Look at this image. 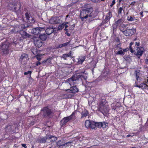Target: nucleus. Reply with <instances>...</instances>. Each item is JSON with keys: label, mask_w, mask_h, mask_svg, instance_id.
Masks as SVG:
<instances>
[{"label": "nucleus", "mask_w": 148, "mask_h": 148, "mask_svg": "<svg viewBox=\"0 0 148 148\" xmlns=\"http://www.w3.org/2000/svg\"><path fill=\"white\" fill-rule=\"evenodd\" d=\"M23 25H17L14 26L13 29L10 31L9 34L10 35L11 34H16L18 32H19L21 28H22V26Z\"/></svg>", "instance_id": "9d476101"}, {"label": "nucleus", "mask_w": 148, "mask_h": 148, "mask_svg": "<svg viewBox=\"0 0 148 148\" xmlns=\"http://www.w3.org/2000/svg\"><path fill=\"white\" fill-rule=\"evenodd\" d=\"M73 59V62H75V58H72Z\"/></svg>", "instance_id": "bf43d9fd"}, {"label": "nucleus", "mask_w": 148, "mask_h": 148, "mask_svg": "<svg viewBox=\"0 0 148 148\" xmlns=\"http://www.w3.org/2000/svg\"><path fill=\"white\" fill-rule=\"evenodd\" d=\"M44 31V29L40 27H36L33 29L32 30V33L35 35H38L40 34L42 31Z\"/></svg>", "instance_id": "f3484780"}, {"label": "nucleus", "mask_w": 148, "mask_h": 148, "mask_svg": "<svg viewBox=\"0 0 148 148\" xmlns=\"http://www.w3.org/2000/svg\"><path fill=\"white\" fill-rule=\"evenodd\" d=\"M125 7L124 6H122L117 8V13L119 16H123L125 14Z\"/></svg>", "instance_id": "dca6fc26"}, {"label": "nucleus", "mask_w": 148, "mask_h": 148, "mask_svg": "<svg viewBox=\"0 0 148 148\" xmlns=\"http://www.w3.org/2000/svg\"><path fill=\"white\" fill-rule=\"evenodd\" d=\"M28 55L25 53H22L20 56V60L22 62V61H25L27 60Z\"/></svg>", "instance_id": "b1692460"}, {"label": "nucleus", "mask_w": 148, "mask_h": 148, "mask_svg": "<svg viewBox=\"0 0 148 148\" xmlns=\"http://www.w3.org/2000/svg\"><path fill=\"white\" fill-rule=\"evenodd\" d=\"M125 54V53L123 52V50H119L116 53V55H123Z\"/></svg>", "instance_id": "4c0bfd02"}, {"label": "nucleus", "mask_w": 148, "mask_h": 148, "mask_svg": "<svg viewBox=\"0 0 148 148\" xmlns=\"http://www.w3.org/2000/svg\"><path fill=\"white\" fill-rule=\"evenodd\" d=\"M98 110L103 115L107 114L109 111V108L108 103L106 100H102L99 103Z\"/></svg>", "instance_id": "f03ea898"}, {"label": "nucleus", "mask_w": 148, "mask_h": 148, "mask_svg": "<svg viewBox=\"0 0 148 148\" xmlns=\"http://www.w3.org/2000/svg\"><path fill=\"white\" fill-rule=\"evenodd\" d=\"M22 10L23 7H21V3H17L14 8L13 11L17 13H19L21 12Z\"/></svg>", "instance_id": "ddd939ff"}, {"label": "nucleus", "mask_w": 148, "mask_h": 148, "mask_svg": "<svg viewBox=\"0 0 148 148\" xmlns=\"http://www.w3.org/2000/svg\"><path fill=\"white\" fill-rule=\"evenodd\" d=\"M41 64V63L39 61L36 62L35 63L36 65V66H38L39 65H40Z\"/></svg>", "instance_id": "c03bdc74"}, {"label": "nucleus", "mask_w": 148, "mask_h": 148, "mask_svg": "<svg viewBox=\"0 0 148 148\" xmlns=\"http://www.w3.org/2000/svg\"><path fill=\"white\" fill-rule=\"evenodd\" d=\"M21 145L24 148H25V147H26V144H23Z\"/></svg>", "instance_id": "3c124183"}, {"label": "nucleus", "mask_w": 148, "mask_h": 148, "mask_svg": "<svg viewBox=\"0 0 148 148\" xmlns=\"http://www.w3.org/2000/svg\"><path fill=\"white\" fill-rule=\"evenodd\" d=\"M119 49L121 50V49H122V48L121 47H120L119 48Z\"/></svg>", "instance_id": "0e129e2a"}, {"label": "nucleus", "mask_w": 148, "mask_h": 148, "mask_svg": "<svg viewBox=\"0 0 148 148\" xmlns=\"http://www.w3.org/2000/svg\"><path fill=\"white\" fill-rule=\"evenodd\" d=\"M120 45V44H118V45H117V47H118V45Z\"/></svg>", "instance_id": "774afa93"}, {"label": "nucleus", "mask_w": 148, "mask_h": 148, "mask_svg": "<svg viewBox=\"0 0 148 148\" xmlns=\"http://www.w3.org/2000/svg\"><path fill=\"white\" fill-rule=\"evenodd\" d=\"M56 20V17H52L49 19V23L51 24H58V22Z\"/></svg>", "instance_id": "a878e982"}, {"label": "nucleus", "mask_w": 148, "mask_h": 148, "mask_svg": "<svg viewBox=\"0 0 148 148\" xmlns=\"http://www.w3.org/2000/svg\"><path fill=\"white\" fill-rule=\"evenodd\" d=\"M97 127L99 128H102L103 129L106 128L108 126V123L105 122H97Z\"/></svg>", "instance_id": "a211bd4d"}, {"label": "nucleus", "mask_w": 148, "mask_h": 148, "mask_svg": "<svg viewBox=\"0 0 148 148\" xmlns=\"http://www.w3.org/2000/svg\"><path fill=\"white\" fill-rule=\"evenodd\" d=\"M121 31L126 36H131L136 33V29L130 25L127 27V29H121Z\"/></svg>", "instance_id": "423d86ee"}, {"label": "nucleus", "mask_w": 148, "mask_h": 148, "mask_svg": "<svg viewBox=\"0 0 148 148\" xmlns=\"http://www.w3.org/2000/svg\"><path fill=\"white\" fill-rule=\"evenodd\" d=\"M64 24H62L60 25H58V30H61L64 27Z\"/></svg>", "instance_id": "58836bf2"}, {"label": "nucleus", "mask_w": 148, "mask_h": 148, "mask_svg": "<svg viewBox=\"0 0 148 148\" xmlns=\"http://www.w3.org/2000/svg\"><path fill=\"white\" fill-rule=\"evenodd\" d=\"M76 113V112L75 111L70 116L63 118L60 121L61 125L62 126L65 125L66 123L69 121L71 120H74L75 118V115Z\"/></svg>", "instance_id": "0eeeda50"}, {"label": "nucleus", "mask_w": 148, "mask_h": 148, "mask_svg": "<svg viewBox=\"0 0 148 148\" xmlns=\"http://www.w3.org/2000/svg\"><path fill=\"white\" fill-rule=\"evenodd\" d=\"M123 22V21L122 19L120 18L117 20L115 22V24L116 26H120L121 25Z\"/></svg>", "instance_id": "2f4dec72"}, {"label": "nucleus", "mask_w": 148, "mask_h": 148, "mask_svg": "<svg viewBox=\"0 0 148 148\" xmlns=\"http://www.w3.org/2000/svg\"><path fill=\"white\" fill-rule=\"evenodd\" d=\"M137 52L136 54V56L139 59L142 55L144 51V48L142 47H140L137 49Z\"/></svg>", "instance_id": "4468645a"}, {"label": "nucleus", "mask_w": 148, "mask_h": 148, "mask_svg": "<svg viewBox=\"0 0 148 148\" xmlns=\"http://www.w3.org/2000/svg\"><path fill=\"white\" fill-rule=\"evenodd\" d=\"M91 1L92 2L96 3H99L100 2V0H91Z\"/></svg>", "instance_id": "79ce46f5"}, {"label": "nucleus", "mask_w": 148, "mask_h": 148, "mask_svg": "<svg viewBox=\"0 0 148 148\" xmlns=\"http://www.w3.org/2000/svg\"><path fill=\"white\" fill-rule=\"evenodd\" d=\"M73 55L72 54L71 51H70L69 53L63 54L62 55V58L64 60H66L67 58L68 57H70L71 58H74L75 56H72Z\"/></svg>", "instance_id": "aec40b11"}, {"label": "nucleus", "mask_w": 148, "mask_h": 148, "mask_svg": "<svg viewBox=\"0 0 148 148\" xmlns=\"http://www.w3.org/2000/svg\"><path fill=\"white\" fill-rule=\"evenodd\" d=\"M0 51H1L3 55H7L9 53V44L3 42L0 45Z\"/></svg>", "instance_id": "6e6552de"}, {"label": "nucleus", "mask_w": 148, "mask_h": 148, "mask_svg": "<svg viewBox=\"0 0 148 148\" xmlns=\"http://www.w3.org/2000/svg\"><path fill=\"white\" fill-rule=\"evenodd\" d=\"M134 44V42H131L130 44L129 47H127L125 49H123V52H126L128 51L129 50L132 53H133L134 51L133 50L132 47V46Z\"/></svg>", "instance_id": "6ab92c4d"}, {"label": "nucleus", "mask_w": 148, "mask_h": 148, "mask_svg": "<svg viewBox=\"0 0 148 148\" xmlns=\"http://www.w3.org/2000/svg\"><path fill=\"white\" fill-rule=\"evenodd\" d=\"M112 17V12L109 11V12L106 14L105 18L102 21L101 24L103 25L107 23L109 21L111 18Z\"/></svg>", "instance_id": "9b49d317"}, {"label": "nucleus", "mask_w": 148, "mask_h": 148, "mask_svg": "<svg viewBox=\"0 0 148 148\" xmlns=\"http://www.w3.org/2000/svg\"><path fill=\"white\" fill-rule=\"evenodd\" d=\"M64 30L66 31H66H68V29H67L66 28H65V29H64Z\"/></svg>", "instance_id": "6e6d98bb"}, {"label": "nucleus", "mask_w": 148, "mask_h": 148, "mask_svg": "<svg viewBox=\"0 0 148 148\" xmlns=\"http://www.w3.org/2000/svg\"><path fill=\"white\" fill-rule=\"evenodd\" d=\"M32 72L30 71H29L27 72H25L24 73V74L25 75H26L28 74L31 75L32 73Z\"/></svg>", "instance_id": "37998d69"}, {"label": "nucleus", "mask_w": 148, "mask_h": 148, "mask_svg": "<svg viewBox=\"0 0 148 148\" xmlns=\"http://www.w3.org/2000/svg\"><path fill=\"white\" fill-rule=\"evenodd\" d=\"M71 91V92L75 93L79 91L78 88L76 86H73L71 88V90H69Z\"/></svg>", "instance_id": "c756f323"}, {"label": "nucleus", "mask_w": 148, "mask_h": 148, "mask_svg": "<svg viewBox=\"0 0 148 148\" xmlns=\"http://www.w3.org/2000/svg\"><path fill=\"white\" fill-rule=\"evenodd\" d=\"M70 42H68L63 44H60L59 45L58 47L60 48H61L63 47H65L67 46L68 45L70 44Z\"/></svg>", "instance_id": "f704fd0d"}, {"label": "nucleus", "mask_w": 148, "mask_h": 148, "mask_svg": "<svg viewBox=\"0 0 148 148\" xmlns=\"http://www.w3.org/2000/svg\"><path fill=\"white\" fill-rule=\"evenodd\" d=\"M21 35V37L25 39L29 38L30 35L26 32L20 29L19 32Z\"/></svg>", "instance_id": "412c9836"}, {"label": "nucleus", "mask_w": 148, "mask_h": 148, "mask_svg": "<svg viewBox=\"0 0 148 148\" xmlns=\"http://www.w3.org/2000/svg\"><path fill=\"white\" fill-rule=\"evenodd\" d=\"M143 11L141 12L140 13V15L142 17H143Z\"/></svg>", "instance_id": "8fccbe9b"}, {"label": "nucleus", "mask_w": 148, "mask_h": 148, "mask_svg": "<svg viewBox=\"0 0 148 148\" xmlns=\"http://www.w3.org/2000/svg\"><path fill=\"white\" fill-rule=\"evenodd\" d=\"M140 70H136L135 71V74L136 77V80L135 82V86L141 88L143 90L146 89L148 90V85L144 82L143 83L139 84L140 81L141 80V78L139 77V75L140 74Z\"/></svg>", "instance_id": "20e7f679"}, {"label": "nucleus", "mask_w": 148, "mask_h": 148, "mask_svg": "<svg viewBox=\"0 0 148 148\" xmlns=\"http://www.w3.org/2000/svg\"><path fill=\"white\" fill-rule=\"evenodd\" d=\"M40 39L42 40H45L47 38V36L45 34H39V36Z\"/></svg>", "instance_id": "bb28decb"}, {"label": "nucleus", "mask_w": 148, "mask_h": 148, "mask_svg": "<svg viewBox=\"0 0 148 148\" xmlns=\"http://www.w3.org/2000/svg\"><path fill=\"white\" fill-rule=\"evenodd\" d=\"M64 27H65V28H67L68 27V26L67 25H64Z\"/></svg>", "instance_id": "5fc2aeb1"}, {"label": "nucleus", "mask_w": 148, "mask_h": 148, "mask_svg": "<svg viewBox=\"0 0 148 148\" xmlns=\"http://www.w3.org/2000/svg\"><path fill=\"white\" fill-rule=\"evenodd\" d=\"M86 57L84 56H81L79 57L78 59V61L77 62V64H82L85 60Z\"/></svg>", "instance_id": "393cba45"}, {"label": "nucleus", "mask_w": 148, "mask_h": 148, "mask_svg": "<svg viewBox=\"0 0 148 148\" xmlns=\"http://www.w3.org/2000/svg\"><path fill=\"white\" fill-rule=\"evenodd\" d=\"M48 137L51 142H54L57 139V137L51 135H49Z\"/></svg>", "instance_id": "473e14b6"}, {"label": "nucleus", "mask_w": 148, "mask_h": 148, "mask_svg": "<svg viewBox=\"0 0 148 148\" xmlns=\"http://www.w3.org/2000/svg\"><path fill=\"white\" fill-rule=\"evenodd\" d=\"M63 140H60L58 141L56 143L57 146L59 147L60 148H61L65 146L66 145H67L69 143H66L63 144Z\"/></svg>", "instance_id": "4be33fe9"}, {"label": "nucleus", "mask_w": 148, "mask_h": 148, "mask_svg": "<svg viewBox=\"0 0 148 148\" xmlns=\"http://www.w3.org/2000/svg\"><path fill=\"white\" fill-rule=\"evenodd\" d=\"M25 15V18H26V21L27 22L29 23H34L35 20L34 18L30 16L28 12H26Z\"/></svg>", "instance_id": "f8f14e48"}, {"label": "nucleus", "mask_w": 148, "mask_h": 148, "mask_svg": "<svg viewBox=\"0 0 148 148\" xmlns=\"http://www.w3.org/2000/svg\"><path fill=\"white\" fill-rule=\"evenodd\" d=\"M93 8H86L82 10L80 12L79 18L82 21H85L89 18V21L91 22L94 20L93 18L97 16L96 13L93 12Z\"/></svg>", "instance_id": "f257e3e1"}, {"label": "nucleus", "mask_w": 148, "mask_h": 148, "mask_svg": "<svg viewBox=\"0 0 148 148\" xmlns=\"http://www.w3.org/2000/svg\"><path fill=\"white\" fill-rule=\"evenodd\" d=\"M16 3L15 2H12L11 3H9L8 5V7L9 9L14 10V8L16 5Z\"/></svg>", "instance_id": "cd10ccee"}, {"label": "nucleus", "mask_w": 148, "mask_h": 148, "mask_svg": "<svg viewBox=\"0 0 148 148\" xmlns=\"http://www.w3.org/2000/svg\"><path fill=\"white\" fill-rule=\"evenodd\" d=\"M69 16V15H67L66 16V17L68 18Z\"/></svg>", "instance_id": "e2e57ef3"}, {"label": "nucleus", "mask_w": 148, "mask_h": 148, "mask_svg": "<svg viewBox=\"0 0 148 148\" xmlns=\"http://www.w3.org/2000/svg\"><path fill=\"white\" fill-rule=\"evenodd\" d=\"M47 60H45L43 61V62L44 63H45V62H46L47 61Z\"/></svg>", "instance_id": "13d9d810"}, {"label": "nucleus", "mask_w": 148, "mask_h": 148, "mask_svg": "<svg viewBox=\"0 0 148 148\" xmlns=\"http://www.w3.org/2000/svg\"><path fill=\"white\" fill-rule=\"evenodd\" d=\"M130 25L129 24H127V25H125L124 24H122V25H121V28L120 29H124V30H125V29H127V27L128 26H129Z\"/></svg>", "instance_id": "c9c22d12"}, {"label": "nucleus", "mask_w": 148, "mask_h": 148, "mask_svg": "<svg viewBox=\"0 0 148 148\" xmlns=\"http://www.w3.org/2000/svg\"><path fill=\"white\" fill-rule=\"evenodd\" d=\"M127 20L129 21H134L135 20H136V22L137 21V19L135 18V17L134 16H128L127 17Z\"/></svg>", "instance_id": "7c9ffc66"}, {"label": "nucleus", "mask_w": 148, "mask_h": 148, "mask_svg": "<svg viewBox=\"0 0 148 148\" xmlns=\"http://www.w3.org/2000/svg\"><path fill=\"white\" fill-rule=\"evenodd\" d=\"M34 123H35V121H31L30 122V124L32 125H34Z\"/></svg>", "instance_id": "49530a36"}, {"label": "nucleus", "mask_w": 148, "mask_h": 148, "mask_svg": "<svg viewBox=\"0 0 148 148\" xmlns=\"http://www.w3.org/2000/svg\"><path fill=\"white\" fill-rule=\"evenodd\" d=\"M127 1H133V0H127Z\"/></svg>", "instance_id": "338daca9"}, {"label": "nucleus", "mask_w": 148, "mask_h": 148, "mask_svg": "<svg viewBox=\"0 0 148 148\" xmlns=\"http://www.w3.org/2000/svg\"><path fill=\"white\" fill-rule=\"evenodd\" d=\"M81 119L85 118L86 116L89 115V112L86 109H84L81 113Z\"/></svg>", "instance_id": "5701e85b"}, {"label": "nucleus", "mask_w": 148, "mask_h": 148, "mask_svg": "<svg viewBox=\"0 0 148 148\" xmlns=\"http://www.w3.org/2000/svg\"><path fill=\"white\" fill-rule=\"evenodd\" d=\"M54 32V29L53 28H48L45 30V32L46 34L49 35L53 33Z\"/></svg>", "instance_id": "c85d7f7f"}, {"label": "nucleus", "mask_w": 148, "mask_h": 148, "mask_svg": "<svg viewBox=\"0 0 148 148\" xmlns=\"http://www.w3.org/2000/svg\"><path fill=\"white\" fill-rule=\"evenodd\" d=\"M97 122H95L93 121L87 120L85 122V125L86 127L87 128H90L96 130L97 129L96 127H97Z\"/></svg>", "instance_id": "1a4fd4ad"}, {"label": "nucleus", "mask_w": 148, "mask_h": 148, "mask_svg": "<svg viewBox=\"0 0 148 148\" xmlns=\"http://www.w3.org/2000/svg\"><path fill=\"white\" fill-rule=\"evenodd\" d=\"M70 96H71L70 94H69L68 95V97H70Z\"/></svg>", "instance_id": "680f3d73"}, {"label": "nucleus", "mask_w": 148, "mask_h": 148, "mask_svg": "<svg viewBox=\"0 0 148 148\" xmlns=\"http://www.w3.org/2000/svg\"><path fill=\"white\" fill-rule=\"evenodd\" d=\"M130 134H128V135H127V137H129L130 136Z\"/></svg>", "instance_id": "4d7b16f0"}, {"label": "nucleus", "mask_w": 148, "mask_h": 148, "mask_svg": "<svg viewBox=\"0 0 148 148\" xmlns=\"http://www.w3.org/2000/svg\"><path fill=\"white\" fill-rule=\"evenodd\" d=\"M123 0H119L118 1V3H120L121 1H123Z\"/></svg>", "instance_id": "864d4df0"}, {"label": "nucleus", "mask_w": 148, "mask_h": 148, "mask_svg": "<svg viewBox=\"0 0 148 148\" xmlns=\"http://www.w3.org/2000/svg\"><path fill=\"white\" fill-rule=\"evenodd\" d=\"M41 55L40 54H37L35 56V57L38 60V61H40L41 60Z\"/></svg>", "instance_id": "ea45409f"}, {"label": "nucleus", "mask_w": 148, "mask_h": 148, "mask_svg": "<svg viewBox=\"0 0 148 148\" xmlns=\"http://www.w3.org/2000/svg\"><path fill=\"white\" fill-rule=\"evenodd\" d=\"M116 3L115 0H113L111 3V4L109 6L110 8H111L113 7L114 5Z\"/></svg>", "instance_id": "a19ab883"}, {"label": "nucleus", "mask_w": 148, "mask_h": 148, "mask_svg": "<svg viewBox=\"0 0 148 148\" xmlns=\"http://www.w3.org/2000/svg\"><path fill=\"white\" fill-rule=\"evenodd\" d=\"M147 78H148V77H147ZM143 82L145 83H146V84H148V78L147 79V81H146Z\"/></svg>", "instance_id": "603ef678"}, {"label": "nucleus", "mask_w": 148, "mask_h": 148, "mask_svg": "<svg viewBox=\"0 0 148 148\" xmlns=\"http://www.w3.org/2000/svg\"><path fill=\"white\" fill-rule=\"evenodd\" d=\"M116 109V108H115V107H113V108H112V109L113 110H115Z\"/></svg>", "instance_id": "052dcab7"}, {"label": "nucleus", "mask_w": 148, "mask_h": 148, "mask_svg": "<svg viewBox=\"0 0 148 148\" xmlns=\"http://www.w3.org/2000/svg\"><path fill=\"white\" fill-rule=\"evenodd\" d=\"M140 45V43L139 42H136L135 43V45L137 46H139Z\"/></svg>", "instance_id": "de8ad7c7"}, {"label": "nucleus", "mask_w": 148, "mask_h": 148, "mask_svg": "<svg viewBox=\"0 0 148 148\" xmlns=\"http://www.w3.org/2000/svg\"><path fill=\"white\" fill-rule=\"evenodd\" d=\"M147 123L148 124V119H147Z\"/></svg>", "instance_id": "69168bd1"}, {"label": "nucleus", "mask_w": 148, "mask_h": 148, "mask_svg": "<svg viewBox=\"0 0 148 148\" xmlns=\"http://www.w3.org/2000/svg\"><path fill=\"white\" fill-rule=\"evenodd\" d=\"M68 31L66 32L65 34H66L68 36H70V34L68 33Z\"/></svg>", "instance_id": "09e8293b"}, {"label": "nucleus", "mask_w": 148, "mask_h": 148, "mask_svg": "<svg viewBox=\"0 0 148 148\" xmlns=\"http://www.w3.org/2000/svg\"><path fill=\"white\" fill-rule=\"evenodd\" d=\"M47 138L45 137H44L39 139L38 140V141L39 143H45L46 141Z\"/></svg>", "instance_id": "72a5a7b5"}, {"label": "nucleus", "mask_w": 148, "mask_h": 148, "mask_svg": "<svg viewBox=\"0 0 148 148\" xmlns=\"http://www.w3.org/2000/svg\"><path fill=\"white\" fill-rule=\"evenodd\" d=\"M12 126L11 125H7L5 127V130L6 131L10 132L12 130Z\"/></svg>", "instance_id": "e433bc0d"}, {"label": "nucleus", "mask_w": 148, "mask_h": 148, "mask_svg": "<svg viewBox=\"0 0 148 148\" xmlns=\"http://www.w3.org/2000/svg\"><path fill=\"white\" fill-rule=\"evenodd\" d=\"M33 40L34 43L36 47L39 48L42 45V42L39 38H34Z\"/></svg>", "instance_id": "2eb2a0df"}, {"label": "nucleus", "mask_w": 148, "mask_h": 148, "mask_svg": "<svg viewBox=\"0 0 148 148\" xmlns=\"http://www.w3.org/2000/svg\"><path fill=\"white\" fill-rule=\"evenodd\" d=\"M136 3V2L135 1H133L131 3L130 5H131L132 6H134Z\"/></svg>", "instance_id": "a18cd8bd"}, {"label": "nucleus", "mask_w": 148, "mask_h": 148, "mask_svg": "<svg viewBox=\"0 0 148 148\" xmlns=\"http://www.w3.org/2000/svg\"><path fill=\"white\" fill-rule=\"evenodd\" d=\"M42 112L43 116L45 118H51L53 117L52 110L49 108L48 106L44 107L41 110Z\"/></svg>", "instance_id": "39448f33"}, {"label": "nucleus", "mask_w": 148, "mask_h": 148, "mask_svg": "<svg viewBox=\"0 0 148 148\" xmlns=\"http://www.w3.org/2000/svg\"><path fill=\"white\" fill-rule=\"evenodd\" d=\"M84 73V72H82L79 74H77L76 75H73L71 77L67 79L66 81L71 86L72 85H73L75 84V81H76L79 79L81 80L83 79L86 80V77L83 75Z\"/></svg>", "instance_id": "7ed1b4c3"}]
</instances>
